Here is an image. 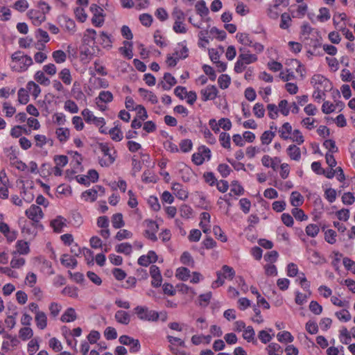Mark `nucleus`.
<instances>
[{"label": "nucleus", "instance_id": "f257e3e1", "mask_svg": "<svg viewBox=\"0 0 355 355\" xmlns=\"http://www.w3.org/2000/svg\"><path fill=\"white\" fill-rule=\"evenodd\" d=\"M39 6L42 10H30L27 15L35 26H40L46 20V13L49 12L51 7L44 1H40Z\"/></svg>", "mask_w": 355, "mask_h": 355}, {"label": "nucleus", "instance_id": "f03ea898", "mask_svg": "<svg viewBox=\"0 0 355 355\" xmlns=\"http://www.w3.org/2000/svg\"><path fill=\"white\" fill-rule=\"evenodd\" d=\"M172 17L174 20V24L173 26V31L176 33H186L187 29L186 28L184 21L185 14L178 8H175L172 12Z\"/></svg>", "mask_w": 355, "mask_h": 355}, {"label": "nucleus", "instance_id": "7ed1b4c3", "mask_svg": "<svg viewBox=\"0 0 355 355\" xmlns=\"http://www.w3.org/2000/svg\"><path fill=\"white\" fill-rule=\"evenodd\" d=\"M135 314L141 320L156 321L159 318L158 312L150 310L142 306H137L134 309Z\"/></svg>", "mask_w": 355, "mask_h": 355}, {"label": "nucleus", "instance_id": "20e7f679", "mask_svg": "<svg viewBox=\"0 0 355 355\" xmlns=\"http://www.w3.org/2000/svg\"><path fill=\"white\" fill-rule=\"evenodd\" d=\"M90 10L93 14L92 24L96 27H101L104 23L103 10L98 5L93 3L90 6Z\"/></svg>", "mask_w": 355, "mask_h": 355}, {"label": "nucleus", "instance_id": "39448f33", "mask_svg": "<svg viewBox=\"0 0 355 355\" xmlns=\"http://www.w3.org/2000/svg\"><path fill=\"white\" fill-rule=\"evenodd\" d=\"M25 214L26 216L33 221L31 223L33 225H37L44 216L42 208L35 205H32L30 208L26 211Z\"/></svg>", "mask_w": 355, "mask_h": 355}, {"label": "nucleus", "instance_id": "423d86ee", "mask_svg": "<svg viewBox=\"0 0 355 355\" xmlns=\"http://www.w3.org/2000/svg\"><path fill=\"white\" fill-rule=\"evenodd\" d=\"M203 101L214 100L218 94V89L214 85H209L200 92Z\"/></svg>", "mask_w": 355, "mask_h": 355}, {"label": "nucleus", "instance_id": "0eeeda50", "mask_svg": "<svg viewBox=\"0 0 355 355\" xmlns=\"http://www.w3.org/2000/svg\"><path fill=\"white\" fill-rule=\"evenodd\" d=\"M280 162L281 159L279 157H275L272 158L268 155H263L261 159V163L265 167H271L274 171L277 170Z\"/></svg>", "mask_w": 355, "mask_h": 355}, {"label": "nucleus", "instance_id": "6e6552de", "mask_svg": "<svg viewBox=\"0 0 355 355\" xmlns=\"http://www.w3.org/2000/svg\"><path fill=\"white\" fill-rule=\"evenodd\" d=\"M210 219L211 216L208 212H202L200 214V227L205 234L210 232Z\"/></svg>", "mask_w": 355, "mask_h": 355}, {"label": "nucleus", "instance_id": "1a4fd4ad", "mask_svg": "<svg viewBox=\"0 0 355 355\" xmlns=\"http://www.w3.org/2000/svg\"><path fill=\"white\" fill-rule=\"evenodd\" d=\"M239 51L242 53L239 55V57L245 64H250L257 60V55L250 53L248 51H245V49L243 48H241Z\"/></svg>", "mask_w": 355, "mask_h": 355}, {"label": "nucleus", "instance_id": "9d476101", "mask_svg": "<svg viewBox=\"0 0 355 355\" xmlns=\"http://www.w3.org/2000/svg\"><path fill=\"white\" fill-rule=\"evenodd\" d=\"M32 64V58L30 56L25 55L24 58H22L21 62H19L17 64L13 65L12 67L19 71H24Z\"/></svg>", "mask_w": 355, "mask_h": 355}, {"label": "nucleus", "instance_id": "9b49d317", "mask_svg": "<svg viewBox=\"0 0 355 355\" xmlns=\"http://www.w3.org/2000/svg\"><path fill=\"white\" fill-rule=\"evenodd\" d=\"M51 225L56 232H60L67 226V220L62 216H57L51 222Z\"/></svg>", "mask_w": 355, "mask_h": 355}, {"label": "nucleus", "instance_id": "f8f14e48", "mask_svg": "<svg viewBox=\"0 0 355 355\" xmlns=\"http://www.w3.org/2000/svg\"><path fill=\"white\" fill-rule=\"evenodd\" d=\"M172 189L175 196L179 199L185 200L188 198V192L181 184L174 183L172 186Z\"/></svg>", "mask_w": 355, "mask_h": 355}, {"label": "nucleus", "instance_id": "ddd939ff", "mask_svg": "<svg viewBox=\"0 0 355 355\" xmlns=\"http://www.w3.org/2000/svg\"><path fill=\"white\" fill-rule=\"evenodd\" d=\"M311 83L313 85L315 88L317 86L320 87V88L322 87L326 88L329 87L328 85L329 84V81L323 76L320 74H315L311 78Z\"/></svg>", "mask_w": 355, "mask_h": 355}, {"label": "nucleus", "instance_id": "4468645a", "mask_svg": "<svg viewBox=\"0 0 355 355\" xmlns=\"http://www.w3.org/2000/svg\"><path fill=\"white\" fill-rule=\"evenodd\" d=\"M115 320L120 324L127 325L130 322V314L124 311L119 310L115 313Z\"/></svg>", "mask_w": 355, "mask_h": 355}, {"label": "nucleus", "instance_id": "2eb2a0df", "mask_svg": "<svg viewBox=\"0 0 355 355\" xmlns=\"http://www.w3.org/2000/svg\"><path fill=\"white\" fill-rule=\"evenodd\" d=\"M37 327L40 329H44L47 326V317L44 312H37L35 316Z\"/></svg>", "mask_w": 355, "mask_h": 355}, {"label": "nucleus", "instance_id": "dca6fc26", "mask_svg": "<svg viewBox=\"0 0 355 355\" xmlns=\"http://www.w3.org/2000/svg\"><path fill=\"white\" fill-rule=\"evenodd\" d=\"M286 152L289 157L293 160L299 161L301 158L300 148L294 144L290 145Z\"/></svg>", "mask_w": 355, "mask_h": 355}, {"label": "nucleus", "instance_id": "f3484780", "mask_svg": "<svg viewBox=\"0 0 355 355\" xmlns=\"http://www.w3.org/2000/svg\"><path fill=\"white\" fill-rule=\"evenodd\" d=\"M243 338L248 343L252 342L253 344H257V340L255 338V332L252 327L248 326L244 330L243 333Z\"/></svg>", "mask_w": 355, "mask_h": 355}, {"label": "nucleus", "instance_id": "a211bd4d", "mask_svg": "<svg viewBox=\"0 0 355 355\" xmlns=\"http://www.w3.org/2000/svg\"><path fill=\"white\" fill-rule=\"evenodd\" d=\"M77 319V315L73 308H68L61 316V321L63 322H70Z\"/></svg>", "mask_w": 355, "mask_h": 355}, {"label": "nucleus", "instance_id": "6ab92c4d", "mask_svg": "<svg viewBox=\"0 0 355 355\" xmlns=\"http://www.w3.org/2000/svg\"><path fill=\"white\" fill-rule=\"evenodd\" d=\"M164 80L166 81V83H161L164 90L171 89V87L177 83L176 79L170 73H164Z\"/></svg>", "mask_w": 355, "mask_h": 355}, {"label": "nucleus", "instance_id": "aec40b11", "mask_svg": "<svg viewBox=\"0 0 355 355\" xmlns=\"http://www.w3.org/2000/svg\"><path fill=\"white\" fill-rule=\"evenodd\" d=\"M139 92L144 98L147 99L152 104L157 103L158 98L153 92L144 88H139Z\"/></svg>", "mask_w": 355, "mask_h": 355}, {"label": "nucleus", "instance_id": "412c9836", "mask_svg": "<svg viewBox=\"0 0 355 355\" xmlns=\"http://www.w3.org/2000/svg\"><path fill=\"white\" fill-rule=\"evenodd\" d=\"M178 46L180 49L176 48L173 55L178 56L179 59L187 58L188 57L189 49L185 44V41L179 43Z\"/></svg>", "mask_w": 355, "mask_h": 355}, {"label": "nucleus", "instance_id": "4be33fe9", "mask_svg": "<svg viewBox=\"0 0 355 355\" xmlns=\"http://www.w3.org/2000/svg\"><path fill=\"white\" fill-rule=\"evenodd\" d=\"M61 263L66 267H71L74 268L77 266V261L73 257H71L69 254H64L62 255L60 259Z\"/></svg>", "mask_w": 355, "mask_h": 355}, {"label": "nucleus", "instance_id": "5701e85b", "mask_svg": "<svg viewBox=\"0 0 355 355\" xmlns=\"http://www.w3.org/2000/svg\"><path fill=\"white\" fill-rule=\"evenodd\" d=\"M290 202L292 206L298 207L304 202L303 196L297 191H293L291 194Z\"/></svg>", "mask_w": 355, "mask_h": 355}, {"label": "nucleus", "instance_id": "b1692460", "mask_svg": "<svg viewBox=\"0 0 355 355\" xmlns=\"http://www.w3.org/2000/svg\"><path fill=\"white\" fill-rule=\"evenodd\" d=\"M238 41L245 46H251L253 44V40L250 38L249 34L245 33H238L236 34Z\"/></svg>", "mask_w": 355, "mask_h": 355}, {"label": "nucleus", "instance_id": "393cba45", "mask_svg": "<svg viewBox=\"0 0 355 355\" xmlns=\"http://www.w3.org/2000/svg\"><path fill=\"white\" fill-rule=\"evenodd\" d=\"M291 132L292 126L288 122L284 123L279 130V132L280 133V137L285 140L290 138V134L291 133Z\"/></svg>", "mask_w": 355, "mask_h": 355}, {"label": "nucleus", "instance_id": "a878e982", "mask_svg": "<svg viewBox=\"0 0 355 355\" xmlns=\"http://www.w3.org/2000/svg\"><path fill=\"white\" fill-rule=\"evenodd\" d=\"M55 134L60 142H65L69 137L70 131L68 128H59L56 130Z\"/></svg>", "mask_w": 355, "mask_h": 355}, {"label": "nucleus", "instance_id": "bb28decb", "mask_svg": "<svg viewBox=\"0 0 355 355\" xmlns=\"http://www.w3.org/2000/svg\"><path fill=\"white\" fill-rule=\"evenodd\" d=\"M34 78L42 85L48 86L50 84V80L46 77L43 71H37L34 76Z\"/></svg>", "mask_w": 355, "mask_h": 355}, {"label": "nucleus", "instance_id": "cd10ccee", "mask_svg": "<svg viewBox=\"0 0 355 355\" xmlns=\"http://www.w3.org/2000/svg\"><path fill=\"white\" fill-rule=\"evenodd\" d=\"M26 88L35 98H36L41 92V89L39 85L33 81H29L27 83Z\"/></svg>", "mask_w": 355, "mask_h": 355}, {"label": "nucleus", "instance_id": "c85d7f7f", "mask_svg": "<svg viewBox=\"0 0 355 355\" xmlns=\"http://www.w3.org/2000/svg\"><path fill=\"white\" fill-rule=\"evenodd\" d=\"M59 77L65 85H69L71 83L72 78L69 69H62L59 73Z\"/></svg>", "mask_w": 355, "mask_h": 355}, {"label": "nucleus", "instance_id": "c756f323", "mask_svg": "<svg viewBox=\"0 0 355 355\" xmlns=\"http://www.w3.org/2000/svg\"><path fill=\"white\" fill-rule=\"evenodd\" d=\"M112 225L115 229H119L124 226L123 215L120 213L115 214L112 217Z\"/></svg>", "mask_w": 355, "mask_h": 355}, {"label": "nucleus", "instance_id": "7c9ffc66", "mask_svg": "<svg viewBox=\"0 0 355 355\" xmlns=\"http://www.w3.org/2000/svg\"><path fill=\"white\" fill-rule=\"evenodd\" d=\"M268 355H282L283 350L277 343H270L266 348Z\"/></svg>", "mask_w": 355, "mask_h": 355}, {"label": "nucleus", "instance_id": "2f4dec72", "mask_svg": "<svg viewBox=\"0 0 355 355\" xmlns=\"http://www.w3.org/2000/svg\"><path fill=\"white\" fill-rule=\"evenodd\" d=\"M176 277L182 281H187L190 277V270L187 268L181 267L177 269Z\"/></svg>", "mask_w": 355, "mask_h": 355}, {"label": "nucleus", "instance_id": "473e14b6", "mask_svg": "<svg viewBox=\"0 0 355 355\" xmlns=\"http://www.w3.org/2000/svg\"><path fill=\"white\" fill-rule=\"evenodd\" d=\"M277 340L281 343H292L294 340L293 336L290 332L284 331L277 335Z\"/></svg>", "mask_w": 355, "mask_h": 355}, {"label": "nucleus", "instance_id": "72a5a7b5", "mask_svg": "<svg viewBox=\"0 0 355 355\" xmlns=\"http://www.w3.org/2000/svg\"><path fill=\"white\" fill-rule=\"evenodd\" d=\"M52 57L58 64L63 63L67 60V54L62 50H57L53 52Z\"/></svg>", "mask_w": 355, "mask_h": 355}, {"label": "nucleus", "instance_id": "f704fd0d", "mask_svg": "<svg viewBox=\"0 0 355 355\" xmlns=\"http://www.w3.org/2000/svg\"><path fill=\"white\" fill-rule=\"evenodd\" d=\"M116 251L119 253H123L125 254H130L132 252V245L128 243H122L119 244L115 248Z\"/></svg>", "mask_w": 355, "mask_h": 355}, {"label": "nucleus", "instance_id": "c9c22d12", "mask_svg": "<svg viewBox=\"0 0 355 355\" xmlns=\"http://www.w3.org/2000/svg\"><path fill=\"white\" fill-rule=\"evenodd\" d=\"M196 8L198 14L200 16H205L209 13V9L203 0L199 1L196 4Z\"/></svg>", "mask_w": 355, "mask_h": 355}, {"label": "nucleus", "instance_id": "e433bc0d", "mask_svg": "<svg viewBox=\"0 0 355 355\" xmlns=\"http://www.w3.org/2000/svg\"><path fill=\"white\" fill-rule=\"evenodd\" d=\"M220 271L222 272L223 278L232 279L235 276V271L233 268L227 265L223 266Z\"/></svg>", "mask_w": 355, "mask_h": 355}, {"label": "nucleus", "instance_id": "4c0bfd02", "mask_svg": "<svg viewBox=\"0 0 355 355\" xmlns=\"http://www.w3.org/2000/svg\"><path fill=\"white\" fill-rule=\"evenodd\" d=\"M16 248L17 252L21 254H26L29 252V245L28 242L24 241H18Z\"/></svg>", "mask_w": 355, "mask_h": 355}, {"label": "nucleus", "instance_id": "58836bf2", "mask_svg": "<svg viewBox=\"0 0 355 355\" xmlns=\"http://www.w3.org/2000/svg\"><path fill=\"white\" fill-rule=\"evenodd\" d=\"M64 28L69 33H73L76 31V24L75 21L67 17H63Z\"/></svg>", "mask_w": 355, "mask_h": 355}, {"label": "nucleus", "instance_id": "ea45409f", "mask_svg": "<svg viewBox=\"0 0 355 355\" xmlns=\"http://www.w3.org/2000/svg\"><path fill=\"white\" fill-rule=\"evenodd\" d=\"M291 213L296 220L300 221L306 220L308 219V216L304 214V211L297 207H294Z\"/></svg>", "mask_w": 355, "mask_h": 355}, {"label": "nucleus", "instance_id": "a19ab883", "mask_svg": "<svg viewBox=\"0 0 355 355\" xmlns=\"http://www.w3.org/2000/svg\"><path fill=\"white\" fill-rule=\"evenodd\" d=\"M112 140L119 141L123 139L122 132L117 127H114L108 131Z\"/></svg>", "mask_w": 355, "mask_h": 355}, {"label": "nucleus", "instance_id": "79ce46f5", "mask_svg": "<svg viewBox=\"0 0 355 355\" xmlns=\"http://www.w3.org/2000/svg\"><path fill=\"white\" fill-rule=\"evenodd\" d=\"M230 77L227 74H222L218 79V83L221 89H226L230 84Z\"/></svg>", "mask_w": 355, "mask_h": 355}, {"label": "nucleus", "instance_id": "37998d69", "mask_svg": "<svg viewBox=\"0 0 355 355\" xmlns=\"http://www.w3.org/2000/svg\"><path fill=\"white\" fill-rule=\"evenodd\" d=\"M19 335L23 340H26L33 336V333L31 328L26 327L19 330Z\"/></svg>", "mask_w": 355, "mask_h": 355}, {"label": "nucleus", "instance_id": "c03bdc74", "mask_svg": "<svg viewBox=\"0 0 355 355\" xmlns=\"http://www.w3.org/2000/svg\"><path fill=\"white\" fill-rule=\"evenodd\" d=\"M74 14L77 20L80 22H85L87 18V15L83 8L77 7L74 9Z\"/></svg>", "mask_w": 355, "mask_h": 355}, {"label": "nucleus", "instance_id": "a18cd8bd", "mask_svg": "<svg viewBox=\"0 0 355 355\" xmlns=\"http://www.w3.org/2000/svg\"><path fill=\"white\" fill-rule=\"evenodd\" d=\"M100 43L104 47H111L112 46V40L110 39V36L105 32H101L100 35Z\"/></svg>", "mask_w": 355, "mask_h": 355}, {"label": "nucleus", "instance_id": "49530a36", "mask_svg": "<svg viewBox=\"0 0 355 355\" xmlns=\"http://www.w3.org/2000/svg\"><path fill=\"white\" fill-rule=\"evenodd\" d=\"M219 141L221 146L225 148H230V136L227 132H221L219 136Z\"/></svg>", "mask_w": 355, "mask_h": 355}, {"label": "nucleus", "instance_id": "de8ad7c7", "mask_svg": "<svg viewBox=\"0 0 355 355\" xmlns=\"http://www.w3.org/2000/svg\"><path fill=\"white\" fill-rule=\"evenodd\" d=\"M319 12L320 13L318 15V19L321 22L327 21L331 17L329 10L327 8H321L319 10Z\"/></svg>", "mask_w": 355, "mask_h": 355}, {"label": "nucleus", "instance_id": "09e8293b", "mask_svg": "<svg viewBox=\"0 0 355 355\" xmlns=\"http://www.w3.org/2000/svg\"><path fill=\"white\" fill-rule=\"evenodd\" d=\"M29 101L28 91L24 88H21L18 91V101L21 104H26Z\"/></svg>", "mask_w": 355, "mask_h": 355}, {"label": "nucleus", "instance_id": "8fccbe9b", "mask_svg": "<svg viewBox=\"0 0 355 355\" xmlns=\"http://www.w3.org/2000/svg\"><path fill=\"white\" fill-rule=\"evenodd\" d=\"M135 110L137 111V118L139 120L144 121L148 118L147 112L143 105H137Z\"/></svg>", "mask_w": 355, "mask_h": 355}, {"label": "nucleus", "instance_id": "3c124183", "mask_svg": "<svg viewBox=\"0 0 355 355\" xmlns=\"http://www.w3.org/2000/svg\"><path fill=\"white\" fill-rule=\"evenodd\" d=\"M306 233L311 237H315L318 235L320 229L316 224H309L306 227Z\"/></svg>", "mask_w": 355, "mask_h": 355}, {"label": "nucleus", "instance_id": "603ef678", "mask_svg": "<svg viewBox=\"0 0 355 355\" xmlns=\"http://www.w3.org/2000/svg\"><path fill=\"white\" fill-rule=\"evenodd\" d=\"M275 136V132L266 130L261 136V140L263 144H269L274 137Z\"/></svg>", "mask_w": 355, "mask_h": 355}, {"label": "nucleus", "instance_id": "864d4df0", "mask_svg": "<svg viewBox=\"0 0 355 355\" xmlns=\"http://www.w3.org/2000/svg\"><path fill=\"white\" fill-rule=\"evenodd\" d=\"M82 197L85 200H90L93 202L96 199L97 191L94 189L87 190L82 193Z\"/></svg>", "mask_w": 355, "mask_h": 355}, {"label": "nucleus", "instance_id": "5fc2aeb1", "mask_svg": "<svg viewBox=\"0 0 355 355\" xmlns=\"http://www.w3.org/2000/svg\"><path fill=\"white\" fill-rule=\"evenodd\" d=\"M335 315L338 320H343L345 322H348L352 318L350 313L347 309H343L340 311H337Z\"/></svg>", "mask_w": 355, "mask_h": 355}, {"label": "nucleus", "instance_id": "6e6d98bb", "mask_svg": "<svg viewBox=\"0 0 355 355\" xmlns=\"http://www.w3.org/2000/svg\"><path fill=\"white\" fill-rule=\"evenodd\" d=\"M291 21V18L290 15L287 12H284L281 15V23L280 28L282 29H286L290 26V23Z\"/></svg>", "mask_w": 355, "mask_h": 355}, {"label": "nucleus", "instance_id": "4d7b16f0", "mask_svg": "<svg viewBox=\"0 0 355 355\" xmlns=\"http://www.w3.org/2000/svg\"><path fill=\"white\" fill-rule=\"evenodd\" d=\"M309 310L315 315H320L322 312V306L318 302L312 300L309 304Z\"/></svg>", "mask_w": 355, "mask_h": 355}, {"label": "nucleus", "instance_id": "13d9d810", "mask_svg": "<svg viewBox=\"0 0 355 355\" xmlns=\"http://www.w3.org/2000/svg\"><path fill=\"white\" fill-rule=\"evenodd\" d=\"M336 232L333 230H328L325 232L324 239L327 243L330 244H334L336 243Z\"/></svg>", "mask_w": 355, "mask_h": 355}, {"label": "nucleus", "instance_id": "bf43d9fd", "mask_svg": "<svg viewBox=\"0 0 355 355\" xmlns=\"http://www.w3.org/2000/svg\"><path fill=\"white\" fill-rule=\"evenodd\" d=\"M180 261L183 264L188 266H193L194 264V261L191 256L190 253L188 252H184L180 257Z\"/></svg>", "mask_w": 355, "mask_h": 355}, {"label": "nucleus", "instance_id": "052dcab7", "mask_svg": "<svg viewBox=\"0 0 355 355\" xmlns=\"http://www.w3.org/2000/svg\"><path fill=\"white\" fill-rule=\"evenodd\" d=\"M98 98L104 103H110L113 100V95L109 91H102L99 93Z\"/></svg>", "mask_w": 355, "mask_h": 355}, {"label": "nucleus", "instance_id": "680f3d73", "mask_svg": "<svg viewBox=\"0 0 355 355\" xmlns=\"http://www.w3.org/2000/svg\"><path fill=\"white\" fill-rule=\"evenodd\" d=\"M132 236V233L127 230H121L119 231L116 236L115 239L118 241H121L125 239H130Z\"/></svg>", "mask_w": 355, "mask_h": 355}, {"label": "nucleus", "instance_id": "e2e57ef3", "mask_svg": "<svg viewBox=\"0 0 355 355\" xmlns=\"http://www.w3.org/2000/svg\"><path fill=\"white\" fill-rule=\"evenodd\" d=\"M10 164L18 170L24 171L27 168V165L21 160H18L16 157L13 159L10 157Z\"/></svg>", "mask_w": 355, "mask_h": 355}, {"label": "nucleus", "instance_id": "0e129e2a", "mask_svg": "<svg viewBox=\"0 0 355 355\" xmlns=\"http://www.w3.org/2000/svg\"><path fill=\"white\" fill-rule=\"evenodd\" d=\"M104 336L107 340H114L117 337L116 330L112 327H108L104 331Z\"/></svg>", "mask_w": 355, "mask_h": 355}, {"label": "nucleus", "instance_id": "69168bd1", "mask_svg": "<svg viewBox=\"0 0 355 355\" xmlns=\"http://www.w3.org/2000/svg\"><path fill=\"white\" fill-rule=\"evenodd\" d=\"M253 112L257 117L262 118L265 114L263 105L259 103H256L253 107Z\"/></svg>", "mask_w": 355, "mask_h": 355}, {"label": "nucleus", "instance_id": "338daca9", "mask_svg": "<svg viewBox=\"0 0 355 355\" xmlns=\"http://www.w3.org/2000/svg\"><path fill=\"white\" fill-rule=\"evenodd\" d=\"M258 338L263 343L266 344L271 340L272 336L267 331L261 330L259 332Z\"/></svg>", "mask_w": 355, "mask_h": 355}, {"label": "nucleus", "instance_id": "774afa93", "mask_svg": "<svg viewBox=\"0 0 355 355\" xmlns=\"http://www.w3.org/2000/svg\"><path fill=\"white\" fill-rule=\"evenodd\" d=\"M343 263L347 270H351L355 274V262L354 261L348 257H345L343 258Z\"/></svg>", "mask_w": 355, "mask_h": 355}]
</instances>
